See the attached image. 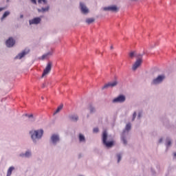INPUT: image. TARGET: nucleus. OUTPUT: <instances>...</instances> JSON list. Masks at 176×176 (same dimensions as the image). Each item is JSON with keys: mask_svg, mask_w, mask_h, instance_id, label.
I'll return each mask as SVG.
<instances>
[{"mask_svg": "<svg viewBox=\"0 0 176 176\" xmlns=\"http://www.w3.org/2000/svg\"><path fill=\"white\" fill-rule=\"evenodd\" d=\"M43 129L32 130L29 132L33 144H36L40 140H42V137H43Z\"/></svg>", "mask_w": 176, "mask_h": 176, "instance_id": "1", "label": "nucleus"}, {"mask_svg": "<svg viewBox=\"0 0 176 176\" xmlns=\"http://www.w3.org/2000/svg\"><path fill=\"white\" fill-rule=\"evenodd\" d=\"M130 130H131V123H128L126 124L125 129L121 135V140L124 145H127V140L126 139V136L129 135V131H130Z\"/></svg>", "mask_w": 176, "mask_h": 176, "instance_id": "2", "label": "nucleus"}, {"mask_svg": "<svg viewBox=\"0 0 176 176\" xmlns=\"http://www.w3.org/2000/svg\"><path fill=\"white\" fill-rule=\"evenodd\" d=\"M108 138V133H107V131H104L102 133V144L103 145H105L107 148H112L113 146V141L107 142V140Z\"/></svg>", "mask_w": 176, "mask_h": 176, "instance_id": "3", "label": "nucleus"}, {"mask_svg": "<svg viewBox=\"0 0 176 176\" xmlns=\"http://www.w3.org/2000/svg\"><path fill=\"white\" fill-rule=\"evenodd\" d=\"M54 53V48L47 45L45 47V60H49L52 56H53Z\"/></svg>", "mask_w": 176, "mask_h": 176, "instance_id": "4", "label": "nucleus"}, {"mask_svg": "<svg viewBox=\"0 0 176 176\" xmlns=\"http://www.w3.org/2000/svg\"><path fill=\"white\" fill-rule=\"evenodd\" d=\"M164 79H166V76L164 74L159 75L157 78L152 80L151 85H160V83H163V80H164Z\"/></svg>", "mask_w": 176, "mask_h": 176, "instance_id": "5", "label": "nucleus"}, {"mask_svg": "<svg viewBox=\"0 0 176 176\" xmlns=\"http://www.w3.org/2000/svg\"><path fill=\"white\" fill-rule=\"evenodd\" d=\"M79 9L82 13V14H89L90 13V10L87 8L86 6V3L80 1L79 4Z\"/></svg>", "mask_w": 176, "mask_h": 176, "instance_id": "6", "label": "nucleus"}, {"mask_svg": "<svg viewBox=\"0 0 176 176\" xmlns=\"http://www.w3.org/2000/svg\"><path fill=\"white\" fill-rule=\"evenodd\" d=\"M126 101V96L124 95H119L117 98L112 100L113 104H122Z\"/></svg>", "mask_w": 176, "mask_h": 176, "instance_id": "7", "label": "nucleus"}, {"mask_svg": "<svg viewBox=\"0 0 176 176\" xmlns=\"http://www.w3.org/2000/svg\"><path fill=\"white\" fill-rule=\"evenodd\" d=\"M103 10H104L105 12L109 11V12H113V13H118V12H119V8H118V6L115 5H113V6L103 8Z\"/></svg>", "mask_w": 176, "mask_h": 176, "instance_id": "8", "label": "nucleus"}, {"mask_svg": "<svg viewBox=\"0 0 176 176\" xmlns=\"http://www.w3.org/2000/svg\"><path fill=\"white\" fill-rule=\"evenodd\" d=\"M52 67H53V62L52 60H48L46 65V67L45 68V76L50 74V72H52Z\"/></svg>", "mask_w": 176, "mask_h": 176, "instance_id": "9", "label": "nucleus"}, {"mask_svg": "<svg viewBox=\"0 0 176 176\" xmlns=\"http://www.w3.org/2000/svg\"><path fill=\"white\" fill-rule=\"evenodd\" d=\"M118 83H119V82L116 80L113 82H109L107 84H105L102 87V90H104V89H108L109 87H116V86H118Z\"/></svg>", "mask_w": 176, "mask_h": 176, "instance_id": "10", "label": "nucleus"}, {"mask_svg": "<svg viewBox=\"0 0 176 176\" xmlns=\"http://www.w3.org/2000/svg\"><path fill=\"white\" fill-rule=\"evenodd\" d=\"M16 43V40L13 38V37H10L6 41V45L7 47H13L14 46V44Z\"/></svg>", "mask_w": 176, "mask_h": 176, "instance_id": "11", "label": "nucleus"}, {"mask_svg": "<svg viewBox=\"0 0 176 176\" xmlns=\"http://www.w3.org/2000/svg\"><path fill=\"white\" fill-rule=\"evenodd\" d=\"M141 64H142V59L138 58L132 66L133 71H137V69L141 67Z\"/></svg>", "mask_w": 176, "mask_h": 176, "instance_id": "12", "label": "nucleus"}, {"mask_svg": "<svg viewBox=\"0 0 176 176\" xmlns=\"http://www.w3.org/2000/svg\"><path fill=\"white\" fill-rule=\"evenodd\" d=\"M41 21H42V19H41V17H36L32 19H30L29 21V24L30 25H32L33 24L36 25L38 24H40Z\"/></svg>", "mask_w": 176, "mask_h": 176, "instance_id": "13", "label": "nucleus"}, {"mask_svg": "<svg viewBox=\"0 0 176 176\" xmlns=\"http://www.w3.org/2000/svg\"><path fill=\"white\" fill-rule=\"evenodd\" d=\"M51 141L53 145H57V142H60V136L57 134H54L51 137Z\"/></svg>", "mask_w": 176, "mask_h": 176, "instance_id": "14", "label": "nucleus"}, {"mask_svg": "<svg viewBox=\"0 0 176 176\" xmlns=\"http://www.w3.org/2000/svg\"><path fill=\"white\" fill-rule=\"evenodd\" d=\"M25 54H28V51L23 50L22 52L19 53L16 56H15V60L19 59L21 60Z\"/></svg>", "mask_w": 176, "mask_h": 176, "instance_id": "15", "label": "nucleus"}, {"mask_svg": "<svg viewBox=\"0 0 176 176\" xmlns=\"http://www.w3.org/2000/svg\"><path fill=\"white\" fill-rule=\"evenodd\" d=\"M69 120H72V122H76L78 120H79V116H78L76 114H72L69 116Z\"/></svg>", "mask_w": 176, "mask_h": 176, "instance_id": "16", "label": "nucleus"}, {"mask_svg": "<svg viewBox=\"0 0 176 176\" xmlns=\"http://www.w3.org/2000/svg\"><path fill=\"white\" fill-rule=\"evenodd\" d=\"M32 153H31V151L28 150L25 153H21L19 156L21 157H31Z\"/></svg>", "mask_w": 176, "mask_h": 176, "instance_id": "17", "label": "nucleus"}, {"mask_svg": "<svg viewBox=\"0 0 176 176\" xmlns=\"http://www.w3.org/2000/svg\"><path fill=\"white\" fill-rule=\"evenodd\" d=\"M165 145L167 148H170L171 146V138H166L165 140Z\"/></svg>", "mask_w": 176, "mask_h": 176, "instance_id": "18", "label": "nucleus"}, {"mask_svg": "<svg viewBox=\"0 0 176 176\" xmlns=\"http://www.w3.org/2000/svg\"><path fill=\"white\" fill-rule=\"evenodd\" d=\"M129 58L133 60V58H134V57H137V52H135V51L130 52L129 53Z\"/></svg>", "mask_w": 176, "mask_h": 176, "instance_id": "19", "label": "nucleus"}, {"mask_svg": "<svg viewBox=\"0 0 176 176\" xmlns=\"http://www.w3.org/2000/svg\"><path fill=\"white\" fill-rule=\"evenodd\" d=\"M88 109L90 113H94L96 112V107L92 104H89L88 106Z\"/></svg>", "mask_w": 176, "mask_h": 176, "instance_id": "20", "label": "nucleus"}, {"mask_svg": "<svg viewBox=\"0 0 176 176\" xmlns=\"http://www.w3.org/2000/svg\"><path fill=\"white\" fill-rule=\"evenodd\" d=\"M63 108H64V104H61L60 106L58 107L56 110L54 111V115H57V113H60Z\"/></svg>", "mask_w": 176, "mask_h": 176, "instance_id": "21", "label": "nucleus"}, {"mask_svg": "<svg viewBox=\"0 0 176 176\" xmlns=\"http://www.w3.org/2000/svg\"><path fill=\"white\" fill-rule=\"evenodd\" d=\"M78 140L80 142H86V138L82 133H80L78 135Z\"/></svg>", "mask_w": 176, "mask_h": 176, "instance_id": "22", "label": "nucleus"}, {"mask_svg": "<svg viewBox=\"0 0 176 176\" xmlns=\"http://www.w3.org/2000/svg\"><path fill=\"white\" fill-rule=\"evenodd\" d=\"M94 21H96L94 18H88L85 20L87 24H91L92 23H94Z\"/></svg>", "mask_w": 176, "mask_h": 176, "instance_id": "23", "label": "nucleus"}, {"mask_svg": "<svg viewBox=\"0 0 176 176\" xmlns=\"http://www.w3.org/2000/svg\"><path fill=\"white\" fill-rule=\"evenodd\" d=\"M9 14H10V12L6 11L4 12V14H3L2 17L1 18V21H3V19H6V17H8V16H9Z\"/></svg>", "mask_w": 176, "mask_h": 176, "instance_id": "24", "label": "nucleus"}, {"mask_svg": "<svg viewBox=\"0 0 176 176\" xmlns=\"http://www.w3.org/2000/svg\"><path fill=\"white\" fill-rule=\"evenodd\" d=\"M29 119H30V122H35V118H34V115L32 114H25Z\"/></svg>", "mask_w": 176, "mask_h": 176, "instance_id": "25", "label": "nucleus"}, {"mask_svg": "<svg viewBox=\"0 0 176 176\" xmlns=\"http://www.w3.org/2000/svg\"><path fill=\"white\" fill-rule=\"evenodd\" d=\"M14 170V167L10 166L7 172V176H10L12 175V172Z\"/></svg>", "mask_w": 176, "mask_h": 176, "instance_id": "26", "label": "nucleus"}, {"mask_svg": "<svg viewBox=\"0 0 176 176\" xmlns=\"http://www.w3.org/2000/svg\"><path fill=\"white\" fill-rule=\"evenodd\" d=\"M118 163H120V160H122V153L117 154Z\"/></svg>", "mask_w": 176, "mask_h": 176, "instance_id": "27", "label": "nucleus"}, {"mask_svg": "<svg viewBox=\"0 0 176 176\" xmlns=\"http://www.w3.org/2000/svg\"><path fill=\"white\" fill-rule=\"evenodd\" d=\"M135 118H137V112L135 111L133 114L132 122H134V120H135Z\"/></svg>", "mask_w": 176, "mask_h": 176, "instance_id": "28", "label": "nucleus"}, {"mask_svg": "<svg viewBox=\"0 0 176 176\" xmlns=\"http://www.w3.org/2000/svg\"><path fill=\"white\" fill-rule=\"evenodd\" d=\"M144 54H136V57L137 58H141V60H142V57H143Z\"/></svg>", "mask_w": 176, "mask_h": 176, "instance_id": "29", "label": "nucleus"}, {"mask_svg": "<svg viewBox=\"0 0 176 176\" xmlns=\"http://www.w3.org/2000/svg\"><path fill=\"white\" fill-rule=\"evenodd\" d=\"M98 131H99V129H98V128H94V129H93V133H98Z\"/></svg>", "mask_w": 176, "mask_h": 176, "instance_id": "30", "label": "nucleus"}, {"mask_svg": "<svg viewBox=\"0 0 176 176\" xmlns=\"http://www.w3.org/2000/svg\"><path fill=\"white\" fill-rule=\"evenodd\" d=\"M38 3L41 5V3H45V0H38Z\"/></svg>", "mask_w": 176, "mask_h": 176, "instance_id": "31", "label": "nucleus"}, {"mask_svg": "<svg viewBox=\"0 0 176 176\" xmlns=\"http://www.w3.org/2000/svg\"><path fill=\"white\" fill-rule=\"evenodd\" d=\"M142 116V113L141 112L138 113V119H141Z\"/></svg>", "mask_w": 176, "mask_h": 176, "instance_id": "32", "label": "nucleus"}, {"mask_svg": "<svg viewBox=\"0 0 176 176\" xmlns=\"http://www.w3.org/2000/svg\"><path fill=\"white\" fill-rule=\"evenodd\" d=\"M33 5H36V0H30Z\"/></svg>", "mask_w": 176, "mask_h": 176, "instance_id": "33", "label": "nucleus"}, {"mask_svg": "<svg viewBox=\"0 0 176 176\" xmlns=\"http://www.w3.org/2000/svg\"><path fill=\"white\" fill-rule=\"evenodd\" d=\"M41 78H45V69H43V74H42Z\"/></svg>", "mask_w": 176, "mask_h": 176, "instance_id": "34", "label": "nucleus"}, {"mask_svg": "<svg viewBox=\"0 0 176 176\" xmlns=\"http://www.w3.org/2000/svg\"><path fill=\"white\" fill-rule=\"evenodd\" d=\"M49 9H50V7H49V6L45 7V12H47V11L49 10Z\"/></svg>", "mask_w": 176, "mask_h": 176, "instance_id": "35", "label": "nucleus"}, {"mask_svg": "<svg viewBox=\"0 0 176 176\" xmlns=\"http://www.w3.org/2000/svg\"><path fill=\"white\" fill-rule=\"evenodd\" d=\"M160 144H162L163 142V138H160L159 140Z\"/></svg>", "mask_w": 176, "mask_h": 176, "instance_id": "36", "label": "nucleus"}, {"mask_svg": "<svg viewBox=\"0 0 176 176\" xmlns=\"http://www.w3.org/2000/svg\"><path fill=\"white\" fill-rule=\"evenodd\" d=\"M5 8H0V12H2V10H4Z\"/></svg>", "mask_w": 176, "mask_h": 176, "instance_id": "37", "label": "nucleus"}, {"mask_svg": "<svg viewBox=\"0 0 176 176\" xmlns=\"http://www.w3.org/2000/svg\"><path fill=\"white\" fill-rule=\"evenodd\" d=\"M41 58H42V60H44V59H45V54H43V55H42Z\"/></svg>", "mask_w": 176, "mask_h": 176, "instance_id": "38", "label": "nucleus"}, {"mask_svg": "<svg viewBox=\"0 0 176 176\" xmlns=\"http://www.w3.org/2000/svg\"><path fill=\"white\" fill-rule=\"evenodd\" d=\"M23 17H24V15H23V14L20 15V19H23Z\"/></svg>", "mask_w": 176, "mask_h": 176, "instance_id": "39", "label": "nucleus"}, {"mask_svg": "<svg viewBox=\"0 0 176 176\" xmlns=\"http://www.w3.org/2000/svg\"><path fill=\"white\" fill-rule=\"evenodd\" d=\"M110 49H111V50H113V45H111V46L110 47Z\"/></svg>", "mask_w": 176, "mask_h": 176, "instance_id": "40", "label": "nucleus"}, {"mask_svg": "<svg viewBox=\"0 0 176 176\" xmlns=\"http://www.w3.org/2000/svg\"><path fill=\"white\" fill-rule=\"evenodd\" d=\"M41 10H42L43 12H45V8L43 7V8H41Z\"/></svg>", "mask_w": 176, "mask_h": 176, "instance_id": "41", "label": "nucleus"}, {"mask_svg": "<svg viewBox=\"0 0 176 176\" xmlns=\"http://www.w3.org/2000/svg\"><path fill=\"white\" fill-rule=\"evenodd\" d=\"M38 12H42V10H41V9H38Z\"/></svg>", "mask_w": 176, "mask_h": 176, "instance_id": "42", "label": "nucleus"}, {"mask_svg": "<svg viewBox=\"0 0 176 176\" xmlns=\"http://www.w3.org/2000/svg\"><path fill=\"white\" fill-rule=\"evenodd\" d=\"M153 47H155V46H153V45H151V49H153Z\"/></svg>", "mask_w": 176, "mask_h": 176, "instance_id": "43", "label": "nucleus"}, {"mask_svg": "<svg viewBox=\"0 0 176 176\" xmlns=\"http://www.w3.org/2000/svg\"><path fill=\"white\" fill-rule=\"evenodd\" d=\"M143 54V56H144V54H145V52H143V54Z\"/></svg>", "mask_w": 176, "mask_h": 176, "instance_id": "44", "label": "nucleus"}, {"mask_svg": "<svg viewBox=\"0 0 176 176\" xmlns=\"http://www.w3.org/2000/svg\"><path fill=\"white\" fill-rule=\"evenodd\" d=\"M174 156H175V157H176V153L174 154Z\"/></svg>", "mask_w": 176, "mask_h": 176, "instance_id": "45", "label": "nucleus"}, {"mask_svg": "<svg viewBox=\"0 0 176 176\" xmlns=\"http://www.w3.org/2000/svg\"><path fill=\"white\" fill-rule=\"evenodd\" d=\"M45 86V84H43V87Z\"/></svg>", "mask_w": 176, "mask_h": 176, "instance_id": "46", "label": "nucleus"}, {"mask_svg": "<svg viewBox=\"0 0 176 176\" xmlns=\"http://www.w3.org/2000/svg\"><path fill=\"white\" fill-rule=\"evenodd\" d=\"M42 100H43V96L41 97Z\"/></svg>", "mask_w": 176, "mask_h": 176, "instance_id": "47", "label": "nucleus"}, {"mask_svg": "<svg viewBox=\"0 0 176 176\" xmlns=\"http://www.w3.org/2000/svg\"><path fill=\"white\" fill-rule=\"evenodd\" d=\"M46 2H47V1H46V0H45V3H46Z\"/></svg>", "mask_w": 176, "mask_h": 176, "instance_id": "48", "label": "nucleus"}, {"mask_svg": "<svg viewBox=\"0 0 176 176\" xmlns=\"http://www.w3.org/2000/svg\"><path fill=\"white\" fill-rule=\"evenodd\" d=\"M87 117L89 118V115H87Z\"/></svg>", "mask_w": 176, "mask_h": 176, "instance_id": "49", "label": "nucleus"}, {"mask_svg": "<svg viewBox=\"0 0 176 176\" xmlns=\"http://www.w3.org/2000/svg\"><path fill=\"white\" fill-rule=\"evenodd\" d=\"M131 1H137V0H131Z\"/></svg>", "mask_w": 176, "mask_h": 176, "instance_id": "50", "label": "nucleus"}]
</instances>
